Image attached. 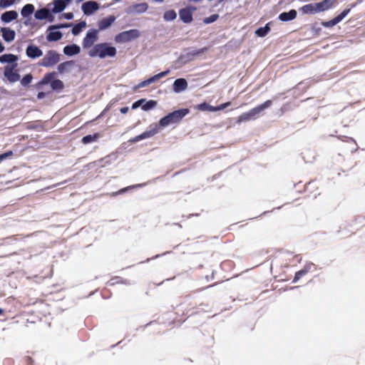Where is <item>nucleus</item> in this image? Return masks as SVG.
I'll return each instance as SVG.
<instances>
[{"label":"nucleus","instance_id":"obj_28","mask_svg":"<svg viewBox=\"0 0 365 365\" xmlns=\"http://www.w3.org/2000/svg\"><path fill=\"white\" fill-rule=\"evenodd\" d=\"M56 73L55 72L48 73L44 75L42 80L39 82L41 84H47L54 80Z\"/></svg>","mask_w":365,"mask_h":365},{"label":"nucleus","instance_id":"obj_17","mask_svg":"<svg viewBox=\"0 0 365 365\" xmlns=\"http://www.w3.org/2000/svg\"><path fill=\"white\" fill-rule=\"evenodd\" d=\"M18 18V13L16 11H8L2 14L1 19L5 23L11 22Z\"/></svg>","mask_w":365,"mask_h":365},{"label":"nucleus","instance_id":"obj_38","mask_svg":"<svg viewBox=\"0 0 365 365\" xmlns=\"http://www.w3.org/2000/svg\"><path fill=\"white\" fill-rule=\"evenodd\" d=\"M197 109L200 110H209V111H214V107L207 104V103H202L197 106Z\"/></svg>","mask_w":365,"mask_h":365},{"label":"nucleus","instance_id":"obj_55","mask_svg":"<svg viewBox=\"0 0 365 365\" xmlns=\"http://www.w3.org/2000/svg\"><path fill=\"white\" fill-rule=\"evenodd\" d=\"M65 3L67 2L68 3L69 1H71V0H63Z\"/></svg>","mask_w":365,"mask_h":365},{"label":"nucleus","instance_id":"obj_46","mask_svg":"<svg viewBox=\"0 0 365 365\" xmlns=\"http://www.w3.org/2000/svg\"><path fill=\"white\" fill-rule=\"evenodd\" d=\"M63 16H64L65 19H68V20L73 19V14L71 13V12H69V13H64L63 14Z\"/></svg>","mask_w":365,"mask_h":365},{"label":"nucleus","instance_id":"obj_47","mask_svg":"<svg viewBox=\"0 0 365 365\" xmlns=\"http://www.w3.org/2000/svg\"><path fill=\"white\" fill-rule=\"evenodd\" d=\"M128 188L129 187H125V188L120 189L118 192H113L112 195L114 196V195H118V194H122V193L125 192Z\"/></svg>","mask_w":365,"mask_h":365},{"label":"nucleus","instance_id":"obj_42","mask_svg":"<svg viewBox=\"0 0 365 365\" xmlns=\"http://www.w3.org/2000/svg\"><path fill=\"white\" fill-rule=\"evenodd\" d=\"M14 155V153L11 150H9L4 153L0 155V162L7 158H11Z\"/></svg>","mask_w":365,"mask_h":365},{"label":"nucleus","instance_id":"obj_19","mask_svg":"<svg viewBox=\"0 0 365 365\" xmlns=\"http://www.w3.org/2000/svg\"><path fill=\"white\" fill-rule=\"evenodd\" d=\"M80 51L81 48L76 44L68 45L63 48V53L69 56L78 54Z\"/></svg>","mask_w":365,"mask_h":365},{"label":"nucleus","instance_id":"obj_21","mask_svg":"<svg viewBox=\"0 0 365 365\" xmlns=\"http://www.w3.org/2000/svg\"><path fill=\"white\" fill-rule=\"evenodd\" d=\"M48 34L46 36V39L48 41H57L61 39L63 34L61 31L53 30L48 31Z\"/></svg>","mask_w":365,"mask_h":365},{"label":"nucleus","instance_id":"obj_12","mask_svg":"<svg viewBox=\"0 0 365 365\" xmlns=\"http://www.w3.org/2000/svg\"><path fill=\"white\" fill-rule=\"evenodd\" d=\"M115 21V16L111 15L106 18H103L98 22V31L109 28Z\"/></svg>","mask_w":365,"mask_h":365},{"label":"nucleus","instance_id":"obj_27","mask_svg":"<svg viewBox=\"0 0 365 365\" xmlns=\"http://www.w3.org/2000/svg\"><path fill=\"white\" fill-rule=\"evenodd\" d=\"M270 31V27L269 24H267L264 27H260L257 29L255 31V34L257 36L264 37Z\"/></svg>","mask_w":365,"mask_h":365},{"label":"nucleus","instance_id":"obj_24","mask_svg":"<svg viewBox=\"0 0 365 365\" xmlns=\"http://www.w3.org/2000/svg\"><path fill=\"white\" fill-rule=\"evenodd\" d=\"M50 16V12L47 9H41L36 11L35 18L39 20L48 19Z\"/></svg>","mask_w":365,"mask_h":365},{"label":"nucleus","instance_id":"obj_3","mask_svg":"<svg viewBox=\"0 0 365 365\" xmlns=\"http://www.w3.org/2000/svg\"><path fill=\"white\" fill-rule=\"evenodd\" d=\"M272 104V101L271 100H267L264 101L263 103L252 108L248 112L243 113L242 114H241L237 118V123H241L242 122H247L251 120L256 119L259 116L260 113H262L264 109L270 107Z\"/></svg>","mask_w":365,"mask_h":365},{"label":"nucleus","instance_id":"obj_31","mask_svg":"<svg viewBox=\"0 0 365 365\" xmlns=\"http://www.w3.org/2000/svg\"><path fill=\"white\" fill-rule=\"evenodd\" d=\"M177 16L176 12L174 10L166 11L164 14V19L165 21H173Z\"/></svg>","mask_w":365,"mask_h":365},{"label":"nucleus","instance_id":"obj_50","mask_svg":"<svg viewBox=\"0 0 365 365\" xmlns=\"http://www.w3.org/2000/svg\"><path fill=\"white\" fill-rule=\"evenodd\" d=\"M5 49V47L3 46V44L0 42V53L3 52Z\"/></svg>","mask_w":365,"mask_h":365},{"label":"nucleus","instance_id":"obj_25","mask_svg":"<svg viewBox=\"0 0 365 365\" xmlns=\"http://www.w3.org/2000/svg\"><path fill=\"white\" fill-rule=\"evenodd\" d=\"M100 137H101L100 133H96L93 135H88L83 137V138L81 139V142L83 144H88L92 142L96 141Z\"/></svg>","mask_w":365,"mask_h":365},{"label":"nucleus","instance_id":"obj_16","mask_svg":"<svg viewBox=\"0 0 365 365\" xmlns=\"http://www.w3.org/2000/svg\"><path fill=\"white\" fill-rule=\"evenodd\" d=\"M297 12L294 9H291L288 12H282L279 15V19L282 21H289L297 17Z\"/></svg>","mask_w":365,"mask_h":365},{"label":"nucleus","instance_id":"obj_36","mask_svg":"<svg viewBox=\"0 0 365 365\" xmlns=\"http://www.w3.org/2000/svg\"><path fill=\"white\" fill-rule=\"evenodd\" d=\"M135 9L138 13H143L148 9V5L146 3H140L135 5Z\"/></svg>","mask_w":365,"mask_h":365},{"label":"nucleus","instance_id":"obj_18","mask_svg":"<svg viewBox=\"0 0 365 365\" xmlns=\"http://www.w3.org/2000/svg\"><path fill=\"white\" fill-rule=\"evenodd\" d=\"M1 31L2 33V36L4 41L11 42L14 40L16 34L14 30H11L9 28H1Z\"/></svg>","mask_w":365,"mask_h":365},{"label":"nucleus","instance_id":"obj_23","mask_svg":"<svg viewBox=\"0 0 365 365\" xmlns=\"http://www.w3.org/2000/svg\"><path fill=\"white\" fill-rule=\"evenodd\" d=\"M66 3L63 0H54L53 8L52 11L53 13H59L64 10L66 8Z\"/></svg>","mask_w":365,"mask_h":365},{"label":"nucleus","instance_id":"obj_2","mask_svg":"<svg viewBox=\"0 0 365 365\" xmlns=\"http://www.w3.org/2000/svg\"><path fill=\"white\" fill-rule=\"evenodd\" d=\"M116 54V48L109 46L107 43H101L95 45L88 52L91 57L98 56L104 58L107 56L113 57Z\"/></svg>","mask_w":365,"mask_h":365},{"label":"nucleus","instance_id":"obj_54","mask_svg":"<svg viewBox=\"0 0 365 365\" xmlns=\"http://www.w3.org/2000/svg\"><path fill=\"white\" fill-rule=\"evenodd\" d=\"M155 1H157V2H163L164 0H154Z\"/></svg>","mask_w":365,"mask_h":365},{"label":"nucleus","instance_id":"obj_26","mask_svg":"<svg viewBox=\"0 0 365 365\" xmlns=\"http://www.w3.org/2000/svg\"><path fill=\"white\" fill-rule=\"evenodd\" d=\"M34 6L31 4H26L21 11V14L24 17L29 16L34 11Z\"/></svg>","mask_w":365,"mask_h":365},{"label":"nucleus","instance_id":"obj_10","mask_svg":"<svg viewBox=\"0 0 365 365\" xmlns=\"http://www.w3.org/2000/svg\"><path fill=\"white\" fill-rule=\"evenodd\" d=\"M351 9H344L341 14L336 16L335 18L332 19L328 21H322V25L324 27L329 28L336 25L339 23L350 12Z\"/></svg>","mask_w":365,"mask_h":365},{"label":"nucleus","instance_id":"obj_13","mask_svg":"<svg viewBox=\"0 0 365 365\" xmlns=\"http://www.w3.org/2000/svg\"><path fill=\"white\" fill-rule=\"evenodd\" d=\"M26 53L30 58H36L42 56V51L36 46L30 45L26 48Z\"/></svg>","mask_w":365,"mask_h":365},{"label":"nucleus","instance_id":"obj_30","mask_svg":"<svg viewBox=\"0 0 365 365\" xmlns=\"http://www.w3.org/2000/svg\"><path fill=\"white\" fill-rule=\"evenodd\" d=\"M51 87L54 91H61L63 88L64 85H63V83L61 80L56 79V80H53V81H51Z\"/></svg>","mask_w":365,"mask_h":365},{"label":"nucleus","instance_id":"obj_14","mask_svg":"<svg viewBox=\"0 0 365 365\" xmlns=\"http://www.w3.org/2000/svg\"><path fill=\"white\" fill-rule=\"evenodd\" d=\"M157 133H158V128L155 126L153 129L145 131V132L142 133L141 134H140L138 135H136L135 137H134L133 138L131 142L135 143V142H138V141H140L141 140L153 137Z\"/></svg>","mask_w":365,"mask_h":365},{"label":"nucleus","instance_id":"obj_39","mask_svg":"<svg viewBox=\"0 0 365 365\" xmlns=\"http://www.w3.org/2000/svg\"><path fill=\"white\" fill-rule=\"evenodd\" d=\"M218 18H219L218 14H212V15L204 19L203 22L205 24H211L212 22H215V21H217L218 19Z\"/></svg>","mask_w":365,"mask_h":365},{"label":"nucleus","instance_id":"obj_29","mask_svg":"<svg viewBox=\"0 0 365 365\" xmlns=\"http://www.w3.org/2000/svg\"><path fill=\"white\" fill-rule=\"evenodd\" d=\"M86 26V23L85 21H81L79 22L78 24H76L73 28H72V34L74 35V36H76L78 34H79L81 33V31H82V29L83 28H85Z\"/></svg>","mask_w":365,"mask_h":365},{"label":"nucleus","instance_id":"obj_44","mask_svg":"<svg viewBox=\"0 0 365 365\" xmlns=\"http://www.w3.org/2000/svg\"><path fill=\"white\" fill-rule=\"evenodd\" d=\"M145 101V99H140L137 101H135V103H133L132 105V108L133 109H136L138 108L139 106H140L142 105V103Z\"/></svg>","mask_w":365,"mask_h":365},{"label":"nucleus","instance_id":"obj_4","mask_svg":"<svg viewBox=\"0 0 365 365\" xmlns=\"http://www.w3.org/2000/svg\"><path fill=\"white\" fill-rule=\"evenodd\" d=\"M190 113L188 108H182L170 113L159 121L161 127H166L170 124L179 123L186 115Z\"/></svg>","mask_w":365,"mask_h":365},{"label":"nucleus","instance_id":"obj_45","mask_svg":"<svg viewBox=\"0 0 365 365\" xmlns=\"http://www.w3.org/2000/svg\"><path fill=\"white\" fill-rule=\"evenodd\" d=\"M24 361L27 365H32L33 363V360L30 356H26L24 358Z\"/></svg>","mask_w":365,"mask_h":365},{"label":"nucleus","instance_id":"obj_41","mask_svg":"<svg viewBox=\"0 0 365 365\" xmlns=\"http://www.w3.org/2000/svg\"><path fill=\"white\" fill-rule=\"evenodd\" d=\"M16 0H0V7L7 8L12 5Z\"/></svg>","mask_w":365,"mask_h":365},{"label":"nucleus","instance_id":"obj_11","mask_svg":"<svg viewBox=\"0 0 365 365\" xmlns=\"http://www.w3.org/2000/svg\"><path fill=\"white\" fill-rule=\"evenodd\" d=\"M81 8L85 15H90L99 9V5L96 1H90L83 3Z\"/></svg>","mask_w":365,"mask_h":365},{"label":"nucleus","instance_id":"obj_9","mask_svg":"<svg viewBox=\"0 0 365 365\" xmlns=\"http://www.w3.org/2000/svg\"><path fill=\"white\" fill-rule=\"evenodd\" d=\"M170 73V70H167V71H163V72H160L149 78H148L147 80H145L140 83H139L136 86H135V89L137 88H143V87H145L153 83H155V81H158L159 79L166 76L168 73Z\"/></svg>","mask_w":365,"mask_h":365},{"label":"nucleus","instance_id":"obj_32","mask_svg":"<svg viewBox=\"0 0 365 365\" xmlns=\"http://www.w3.org/2000/svg\"><path fill=\"white\" fill-rule=\"evenodd\" d=\"M33 80V76L31 73H28L25 75L21 80V84L26 87L28 86Z\"/></svg>","mask_w":365,"mask_h":365},{"label":"nucleus","instance_id":"obj_49","mask_svg":"<svg viewBox=\"0 0 365 365\" xmlns=\"http://www.w3.org/2000/svg\"><path fill=\"white\" fill-rule=\"evenodd\" d=\"M45 96H46V93H44V92H39L37 94V98L38 99L43 98Z\"/></svg>","mask_w":365,"mask_h":365},{"label":"nucleus","instance_id":"obj_35","mask_svg":"<svg viewBox=\"0 0 365 365\" xmlns=\"http://www.w3.org/2000/svg\"><path fill=\"white\" fill-rule=\"evenodd\" d=\"M206 51H207V47H204V48H202L200 49H198V50H194V51H192L189 53H187V56H190V57H195L197 56H199L203 53H205Z\"/></svg>","mask_w":365,"mask_h":365},{"label":"nucleus","instance_id":"obj_22","mask_svg":"<svg viewBox=\"0 0 365 365\" xmlns=\"http://www.w3.org/2000/svg\"><path fill=\"white\" fill-rule=\"evenodd\" d=\"M18 58L12 53H6L0 56V62L11 63V64L16 63Z\"/></svg>","mask_w":365,"mask_h":365},{"label":"nucleus","instance_id":"obj_7","mask_svg":"<svg viewBox=\"0 0 365 365\" xmlns=\"http://www.w3.org/2000/svg\"><path fill=\"white\" fill-rule=\"evenodd\" d=\"M139 36L140 32L138 30L131 29L117 34L115 37V41L118 43H125L137 38Z\"/></svg>","mask_w":365,"mask_h":365},{"label":"nucleus","instance_id":"obj_43","mask_svg":"<svg viewBox=\"0 0 365 365\" xmlns=\"http://www.w3.org/2000/svg\"><path fill=\"white\" fill-rule=\"evenodd\" d=\"M230 105H231V102H227V103H222V104L220 105L219 106L214 107V111L225 109V108L228 107Z\"/></svg>","mask_w":365,"mask_h":365},{"label":"nucleus","instance_id":"obj_8","mask_svg":"<svg viewBox=\"0 0 365 365\" xmlns=\"http://www.w3.org/2000/svg\"><path fill=\"white\" fill-rule=\"evenodd\" d=\"M98 30L97 29H90L86 33V36L83 39L82 45L83 48H88L91 47L95 42H96L98 39Z\"/></svg>","mask_w":365,"mask_h":365},{"label":"nucleus","instance_id":"obj_33","mask_svg":"<svg viewBox=\"0 0 365 365\" xmlns=\"http://www.w3.org/2000/svg\"><path fill=\"white\" fill-rule=\"evenodd\" d=\"M157 105V101L154 100H150L142 106V109L143 110H149L153 108H155Z\"/></svg>","mask_w":365,"mask_h":365},{"label":"nucleus","instance_id":"obj_37","mask_svg":"<svg viewBox=\"0 0 365 365\" xmlns=\"http://www.w3.org/2000/svg\"><path fill=\"white\" fill-rule=\"evenodd\" d=\"M71 26V24H68V23H66V24H56V25H51V26H48V31L56 30V29H63V28H68V27H69Z\"/></svg>","mask_w":365,"mask_h":365},{"label":"nucleus","instance_id":"obj_20","mask_svg":"<svg viewBox=\"0 0 365 365\" xmlns=\"http://www.w3.org/2000/svg\"><path fill=\"white\" fill-rule=\"evenodd\" d=\"M180 19L186 24L190 23L192 21V14L187 9H182L179 11Z\"/></svg>","mask_w":365,"mask_h":365},{"label":"nucleus","instance_id":"obj_5","mask_svg":"<svg viewBox=\"0 0 365 365\" xmlns=\"http://www.w3.org/2000/svg\"><path fill=\"white\" fill-rule=\"evenodd\" d=\"M60 61V54L56 51L49 50L44 57L39 61L38 64L43 67H51L57 64Z\"/></svg>","mask_w":365,"mask_h":365},{"label":"nucleus","instance_id":"obj_34","mask_svg":"<svg viewBox=\"0 0 365 365\" xmlns=\"http://www.w3.org/2000/svg\"><path fill=\"white\" fill-rule=\"evenodd\" d=\"M308 272V269L304 268V269H302L298 272H296L295 275H294V279H293V282H297L298 280H299L302 277H304V275H306Z\"/></svg>","mask_w":365,"mask_h":365},{"label":"nucleus","instance_id":"obj_48","mask_svg":"<svg viewBox=\"0 0 365 365\" xmlns=\"http://www.w3.org/2000/svg\"><path fill=\"white\" fill-rule=\"evenodd\" d=\"M129 108L128 107H123L120 109V111L123 114H125L128 112Z\"/></svg>","mask_w":365,"mask_h":365},{"label":"nucleus","instance_id":"obj_51","mask_svg":"<svg viewBox=\"0 0 365 365\" xmlns=\"http://www.w3.org/2000/svg\"><path fill=\"white\" fill-rule=\"evenodd\" d=\"M200 213H194V214H190V216H195V217H198L200 216Z\"/></svg>","mask_w":365,"mask_h":365},{"label":"nucleus","instance_id":"obj_53","mask_svg":"<svg viewBox=\"0 0 365 365\" xmlns=\"http://www.w3.org/2000/svg\"><path fill=\"white\" fill-rule=\"evenodd\" d=\"M311 182H308L307 185H306V189H308L309 185H310Z\"/></svg>","mask_w":365,"mask_h":365},{"label":"nucleus","instance_id":"obj_6","mask_svg":"<svg viewBox=\"0 0 365 365\" xmlns=\"http://www.w3.org/2000/svg\"><path fill=\"white\" fill-rule=\"evenodd\" d=\"M18 63H14L13 64L7 65L4 67V76L6 80L14 83L20 80V75L17 70Z\"/></svg>","mask_w":365,"mask_h":365},{"label":"nucleus","instance_id":"obj_15","mask_svg":"<svg viewBox=\"0 0 365 365\" xmlns=\"http://www.w3.org/2000/svg\"><path fill=\"white\" fill-rule=\"evenodd\" d=\"M187 87V82L185 78H178L174 81L173 91L175 93H180L185 90Z\"/></svg>","mask_w":365,"mask_h":365},{"label":"nucleus","instance_id":"obj_52","mask_svg":"<svg viewBox=\"0 0 365 365\" xmlns=\"http://www.w3.org/2000/svg\"><path fill=\"white\" fill-rule=\"evenodd\" d=\"M4 313V310L0 308V315H1Z\"/></svg>","mask_w":365,"mask_h":365},{"label":"nucleus","instance_id":"obj_1","mask_svg":"<svg viewBox=\"0 0 365 365\" xmlns=\"http://www.w3.org/2000/svg\"><path fill=\"white\" fill-rule=\"evenodd\" d=\"M336 1V0H323L319 3L305 4L299 9V11L304 14H314L322 12L331 8Z\"/></svg>","mask_w":365,"mask_h":365},{"label":"nucleus","instance_id":"obj_40","mask_svg":"<svg viewBox=\"0 0 365 365\" xmlns=\"http://www.w3.org/2000/svg\"><path fill=\"white\" fill-rule=\"evenodd\" d=\"M72 64L71 61H66L60 63L58 66V70L60 73H63L68 66H70Z\"/></svg>","mask_w":365,"mask_h":365}]
</instances>
